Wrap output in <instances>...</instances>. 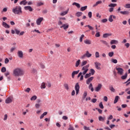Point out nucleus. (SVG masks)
Returning <instances> with one entry per match:
<instances>
[{
	"label": "nucleus",
	"mask_w": 130,
	"mask_h": 130,
	"mask_svg": "<svg viewBox=\"0 0 130 130\" xmlns=\"http://www.w3.org/2000/svg\"><path fill=\"white\" fill-rule=\"evenodd\" d=\"M13 75L15 77H22L24 75V71L20 68H15L13 70Z\"/></svg>",
	"instance_id": "nucleus-1"
},
{
	"label": "nucleus",
	"mask_w": 130,
	"mask_h": 130,
	"mask_svg": "<svg viewBox=\"0 0 130 130\" xmlns=\"http://www.w3.org/2000/svg\"><path fill=\"white\" fill-rule=\"evenodd\" d=\"M12 12L15 15H21L22 13V7L20 6H15L13 8Z\"/></svg>",
	"instance_id": "nucleus-2"
},
{
	"label": "nucleus",
	"mask_w": 130,
	"mask_h": 130,
	"mask_svg": "<svg viewBox=\"0 0 130 130\" xmlns=\"http://www.w3.org/2000/svg\"><path fill=\"white\" fill-rule=\"evenodd\" d=\"M89 67H90V66L89 64H87L82 68L81 71H82V75H84L87 74L88 71H89Z\"/></svg>",
	"instance_id": "nucleus-3"
},
{
	"label": "nucleus",
	"mask_w": 130,
	"mask_h": 130,
	"mask_svg": "<svg viewBox=\"0 0 130 130\" xmlns=\"http://www.w3.org/2000/svg\"><path fill=\"white\" fill-rule=\"evenodd\" d=\"M92 56V54L90 53L88 51H86V53L82 56H81L80 58L81 59H84L85 57H91Z\"/></svg>",
	"instance_id": "nucleus-4"
},
{
	"label": "nucleus",
	"mask_w": 130,
	"mask_h": 130,
	"mask_svg": "<svg viewBox=\"0 0 130 130\" xmlns=\"http://www.w3.org/2000/svg\"><path fill=\"white\" fill-rule=\"evenodd\" d=\"M116 71H117V74L120 76L123 75V69L120 67L116 68Z\"/></svg>",
	"instance_id": "nucleus-5"
},
{
	"label": "nucleus",
	"mask_w": 130,
	"mask_h": 130,
	"mask_svg": "<svg viewBox=\"0 0 130 130\" xmlns=\"http://www.w3.org/2000/svg\"><path fill=\"white\" fill-rule=\"evenodd\" d=\"M75 89L76 91V95L79 94V92H80V85H79V83H77L75 86Z\"/></svg>",
	"instance_id": "nucleus-6"
},
{
	"label": "nucleus",
	"mask_w": 130,
	"mask_h": 130,
	"mask_svg": "<svg viewBox=\"0 0 130 130\" xmlns=\"http://www.w3.org/2000/svg\"><path fill=\"white\" fill-rule=\"evenodd\" d=\"M13 102V97L10 96L8 97L5 101V103L6 104H9L10 103H12Z\"/></svg>",
	"instance_id": "nucleus-7"
},
{
	"label": "nucleus",
	"mask_w": 130,
	"mask_h": 130,
	"mask_svg": "<svg viewBox=\"0 0 130 130\" xmlns=\"http://www.w3.org/2000/svg\"><path fill=\"white\" fill-rule=\"evenodd\" d=\"M101 88H102V84H99L96 87L94 88V91L95 92H99L101 90Z\"/></svg>",
	"instance_id": "nucleus-8"
},
{
	"label": "nucleus",
	"mask_w": 130,
	"mask_h": 130,
	"mask_svg": "<svg viewBox=\"0 0 130 130\" xmlns=\"http://www.w3.org/2000/svg\"><path fill=\"white\" fill-rule=\"evenodd\" d=\"M43 21V17H40L37 19V25H41V22Z\"/></svg>",
	"instance_id": "nucleus-9"
},
{
	"label": "nucleus",
	"mask_w": 130,
	"mask_h": 130,
	"mask_svg": "<svg viewBox=\"0 0 130 130\" xmlns=\"http://www.w3.org/2000/svg\"><path fill=\"white\" fill-rule=\"evenodd\" d=\"M62 20H66V17H59V21H58V25L60 26V25H62Z\"/></svg>",
	"instance_id": "nucleus-10"
},
{
	"label": "nucleus",
	"mask_w": 130,
	"mask_h": 130,
	"mask_svg": "<svg viewBox=\"0 0 130 130\" xmlns=\"http://www.w3.org/2000/svg\"><path fill=\"white\" fill-rule=\"evenodd\" d=\"M95 64V67L96 70H101V68L100 67L101 66V63L98 62H95L94 63Z\"/></svg>",
	"instance_id": "nucleus-11"
},
{
	"label": "nucleus",
	"mask_w": 130,
	"mask_h": 130,
	"mask_svg": "<svg viewBox=\"0 0 130 130\" xmlns=\"http://www.w3.org/2000/svg\"><path fill=\"white\" fill-rule=\"evenodd\" d=\"M93 79H94V77H90L88 78L86 81L87 85H90V83L93 81Z\"/></svg>",
	"instance_id": "nucleus-12"
},
{
	"label": "nucleus",
	"mask_w": 130,
	"mask_h": 130,
	"mask_svg": "<svg viewBox=\"0 0 130 130\" xmlns=\"http://www.w3.org/2000/svg\"><path fill=\"white\" fill-rule=\"evenodd\" d=\"M17 55L18 56V57H19L20 58H23V51H21V50H18L17 52Z\"/></svg>",
	"instance_id": "nucleus-13"
},
{
	"label": "nucleus",
	"mask_w": 130,
	"mask_h": 130,
	"mask_svg": "<svg viewBox=\"0 0 130 130\" xmlns=\"http://www.w3.org/2000/svg\"><path fill=\"white\" fill-rule=\"evenodd\" d=\"M113 19H116V16L114 15H110L108 19L109 21L111 22H113Z\"/></svg>",
	"instance_id": "nucleus-14"
},
{
	"label": "nucleus",
	"mask_w": 130,
	"mask_h": 130,
	"mask_svg": "<svg viewBox=\"0 0 130 130\" xmlns=\"http://www.w3.org/2000/svg\"><path fill=\"white\" fill-rule=\"evenodd\" d=\"M2 25L3 27H4V28H6V29H9V28H10L9 24H8V23L5 21L2 22Z\"/></svg>",
	"instance_id": "nucleus-15"
},
{
	"label": "nucleus",
	"mask_w": 130,
	"mask_h": 130,
	"mask_svg": "<svg viewBox=\"0 0 130 130\" xmlns=\"http://www.w3.org/2000/svg\"><path fill=\"white\" fill-rule=\"evenodd\" d=\"M60 28H63L64 30H67L69 28V24L68 23L67 24H63Z\"/></svg>",
	"instance_id": "nucleus-16"
},
{
	"label": "nucleus",
	"mask_w": 130,
	"mask_h": 130,
	"mask_svg": "<svg viewBox=\"0 0 130 130\" xmlns=\"http://www.w3.org/2000/svg\"><path fill=\"white\" fill-rule=\"evenodd\" d=\"M70 11V9H68L67 11L62 12L60 13V16H66L69 13V11Z\"/></svg>",
	"instance_id": "nucleus-17"
},
{
	"label": "nucleus",
	"mask_w": 130,
	"mask_h": 130,
	"mask_svg": "<svg viewBox=\"0 0 130 130\" xmlns=\"http://www.w3.org/2000/svg\"><path fill=\"white\" fill-rule=\"evenodd\" d=\"M24 10H25V11H29V12H32V11H33V9H32L31 6H25Z\"/></svg>",
	"instance_id": "nucleus-18"
},
{
	"label": "nucleus",
	"mask_w": 130,
	"mask_h": 130,
	"mask_svg": "<svg viewBox=\"0 0 130 130\" xmlns=\"http://www.w3.org/2000/svg\"><path fill=\"white\" fill-rule=\"evenodd\" d=\"M79 72H80V70L73 71L72 73V78L74 79V78H75V75H78L79 74Z\"/></svg>",
	"instance_id": "nucleus-19"
},
{
	"label": "nucleus",
	"mask_w": 130,
	"mask_h": 130,
	"mask_svg": "<svg viewBox=\"0 0 130 130\" xmlns=\"http://www.w3.org/2000/svg\"><path fill=\"white\" fill-rule=\"evenodd\" d=\"M27 4H28V2H27L26 0H23L19 3V5H20V6H26Z\"/></svg>",
	"instance_id": "nucleus-20"
},
{
	"label": "nucleus",
	"mask_w": 130,
	"mask_h": 130,
	"mask_svg": "<svg viewBox=\"0 0 130 130\" xmlns=\"http://www.w3.org/2000/svg\"><path fill=\"white\" fill-rule=\"evenodd\" d=\"M118 43V41L116 40H112L110 42V45H112V44H117Z\"/></svg>",
	"instance_id": "nucleus-21"
},
{
	"label": "nucleus",
	"mask_w": 130,
	"mask_h": 130,
	"mask_svg": "<svg viewBox=\"0 0 130 130\" xmlns=\"http://www.w3.org/2000/svg\"><path fill=\"white\" fill-rule=\"evenodd\" d=\"M72 6H76L78 9H80L81 8V5L80 4L74 2L72 4Z\"/></svg>",
	"instance_id": "nucleus-22"
},
{
	"label": "nucleus",
	"mask_w": 130,
	"mask_h": 130,
	"mask_svg": "<svg viewBox=\"0 0 130 130\" xmlns=\"http://www.w3.org/2000/svg\"><path fill=\"white\" fill-rule=\"evenodd\" d=\"M88 89L91 90V92H94V88L93 87V84L92 83H90L88 86Z\"/></svg>",
	"instance_id": "nucleus-23"
},
{
	"label": "nucleus",
	"mask_w": 130,
	"mask_h": 130,
	"mask_svg": "<svg viewBox=\"0 0 130 130\" xmlns=\"http://www.w3.org/2000/svg\"><path fill=\"white\" fill-rule=\"evenodd\" d=\"M63 86L66 90H67V91H69V90H70V87L69 86V84L64 83Z\"/></svg>",
	"instance_id": "nucleus-24"
},
{
	"label": "nucleus",
	"mask_w": 130,
	"mask_h": 130,
	"mask_svg": "<svg viewBox=\"0 0 130 130\" xmlns=\"http://www.w3.org/2000/svg\"><path fill=\"white\" fill-rule=\"evenodd\" d=\"M100 42L104 44V45H106V46H108V43L106 41H104L103 40H101Z\"/></svg>",
	"instance_id": "nucleus-25"
},
{
	"label": "nucleus",
	"mask_w": 130,
	"mask_h": 130,
	"mask_svg": "<svg viewBox=\"0 0 130 130\" xmlns=\"http://www.w3.org/2000/svg\"><path fill=\"white\" fill-rule=\"evenodd\" d=\"M101 4H102V1H99L96 2L95 4H94L93 5V7L95 8V7H97V6L98 5H100Z\"/></svg>",
	"instance_id": "nucleus-26"
},
{
	"label": "nucleus",
	"mask_w": 130,
	"mask_h": 130,
	"mask_svg": "<svg viewBox=\"0 0 130 130\" xmlns=\"http://www.w3.org/2000/svg\"><path fill=\"white\" fill-rule=\"evenodd\" d=\"M120 14H121V15H129V12H128L127 11H121V12H120Z\"/></svg>",
	"instance_id": "nucleus-27"
},
{
	"label": "nucleus",
	"mask_w": 130,
	"mask_h": 130,
	"mask_svg": "<svg viewBox=\"0 0 130 130\" xmlns=\"http://www.w3.org/2000/svg\"><path fill=\"white\" fill-rule=\"evenodd\" d=\"M118 99H119V96L118 95L116 96L114 101V104H116V103L118 102Z\"/></svg>",
	"instance_id": "nucleus-28"
},
{
	"label": "nucleus",
	"mask_w": 130,
	"mask_h": 130,
	"mask_svg": "<svg viewBox=\"0 0 130 130\" xmlns=\"http://www.w3.org/2000/svg\"><path fill=\"white\" fill-rule=\"evenodd\" d=\"M84 43L85 44H87L88 45H90V44H91V40H84Z\"/></svg>",
	"instance_id": "nucleus-29"
},
{
	"label": "nucleus",
	"mask_w": 130,
	"mask_h": 130,
	"mask_svg": "<svg viewBox=\"0 0 130 130\" xmlns=\"http://www.w3.org/2000/svg\"><path fill=\"white\" fill-rule=\"evenodd\" d=\"M45 115H47V112H44L40 117V119H42L45 116Z\"/></svg>",
	"instance_id": "nucleus-30"
},
{
	"label": "nucleus",
	"mask_w": 130,
	"mask_h": 130,
	"mask_svg": "<svg viewBox=\"0 0 130 130\" xmlns=\"http://www.w3.org/2000/svg\"><path fill=\"white\" fill-rule=\"evenodd\" d=\"M105 117H102V116H100L99 117V120L100 121H104V120H105Z\"/></svg>",
	"instance_id": "nucleus-31"
},
{
	"label": "nucleus",
	"mask_w": 130,
	"mask_h": 130,
	"mask_svg": "<svg viewBox=\"0 0 130 130\" xmlns=\"http://www.w3.org/2000/svg\"><path fill=\"white\" fill-rule=\"evenodd\" d=\"M76 17H81V16H83V13L81 12H77L76 13Z\"/></svg>",
	"instance_id": "nucleus-32"
},
{
	"label": "nucleus",
	"mask_w": 130,
	"mask_h": 130,
	"mask_svg": "<svg viewBox=\"0 0 130 130\" xmlns=\"http://www.w3.org/2000/svg\"><path fill=\"white\" fill-rule=\"evenodd\" d=\"M87 94H88V93L87 92V91H84L82 96V99L83 100L86 99V97H87Z\"/></svg>",
	"instance_id": "nucleus-33"
},
{
	"label": "nucleus",
	"mask_w": 130,
	"mask_h": 130,
	"mask_svg": "<svg viewBox=\"0 0 130 130\" xmlns=\"http://www.w3.org/2000/svg\"><path fill=\"white\" fill-rule=\"evenodd\" d=\"M126 78H127V73H126L124 76H122L121 77V79L122 80H125L126 79Z\"/></svg>",
	"instance_id": "nucleus-34"
},
{
	"label": "nucleus",
	"mask_w": 130,
	"mask_h": 130,
	"mask_svg": "<svg viewBox=\"0 0 130 130\" xmlns=\"http://www.w3.org/2000/svg\"><path fill=\"white\" fill-rule=\"evenodd\" d=\"M80 62H81V60L80 59H78L76 63H75V67L76 68H78V67H79V66H80Z\"/></svg>",
	"instance_id": "nucleus-35"
},
{
	"label": "nucleus",
	"mask_w": 130,
	"mask_h": 130,
	"mask_svg": "<svg viewBox=\"0 0 130 130\" xmlns=\"http://www.w3.org/2000/svg\"><path fill=\"white\" fill-rule=\"evenodd\" d=\"M116 6H117L116 4L111 3V4L108 5V7H109L110 8H115V7H116Z\"/></svg>",
	"instance_id": "nucleus-36"
},
{
	"label": "nucleus",
	"mask_w": 130,
	"mask_h": 130,
	"mask_svg": "<svg viewBox=\"0 0 130 130\" xmlns=\"http://www.w3.org/2000/svg\"><path fill=\"white\" fill-rule=\"evenodd\" d=\"M108 36H111V34H105L103 35V37L104 38H107V37H108Z\"/></svg>",
	"instance_id": "nucleus-37"
},
{
	"label": "nucleus",
	"mask_w": 130,
	"mask_h": 130,
	"mask_svg": "<svg viewBox=\"0 0 130 130\" xmlns=\"http://www.w3.org/2000/svg\"><path fill=\"white\" fill-rule=\"evenodd\" d=\"M87 6H84V7H82L81 8H80V11L81 12H84V11H85V10H87Z\"/></svg>",
	"instance_id": "nucleus-38"
},
{
	"label": "nucleus",
	"mask_w": 130,
	"mask_h": 130,
	"mask_svg": "<svg viewBox=\"0 0 130 130\" xmlns=\"http://www.w3.org/2000/svg\"><path fill=\"white\" fill-rule=\"evenodd\" d=\"M37 99V96L36 95H34L30 98L31 101H35Z\"/></svg>",
	"instance_id": "nucleus-39"
},
{
	"label": "nucleus",
	"mask_w": 130,
	"mask_h": 130,
	"mask_svg": "<svg viewBox=\"0 0 130 130\" xmlns=\"http://www.w3.org/2000/svg\"><path fill=\"white\" fill-rule=\"evenodd\" d=\"M90 73H89V74H91V75L93 76V75H94V74H95V70H94V69H91L90 70Z\"/></svg>",
	"instance_id": "nucleus-40"
},
{
	"label": "nucleus",
	"mask_w": 130,
	"mask_h": 130,
	"mask_svg": "<svg viewBox=\"0 0 130 130\" xmlns=\"http://www.w3.org/2000/svg\"><path fill=\"white\" fill-rule=\"evenodd\" d=\"M44 5V3L43 2H38L37 3V7H41V6H43Z\"/></svg>",
	"instance_id": "nucleus-41"
},
{
	"label": "nucleus",
	"mask_w": 130,
	"mask_h": 130,
	"mask_svg": "<svg viewBox=\"0 0 130 130\" xmlns=\"http://www.w3.org/2000/svg\"><path fill=\"white\" fill-rule=\"evenodd\" d=\"M45 88H46V86H45V83L43 82L41 86V89H45Z\"/></svg>",
	"instance_id": "nucleus-42"
},
{
	"label": "nucleus",
	"mask_w": 130,
	"mask_h": 130,
	"mask_svg": "<svg viewBox=\"0 0 130 130\" xmlns=\"http://www.w3.org/2000/svg\"><path fill=\"white\" fill-rule=\"evenodd\" d=\"M109 89L110 90V91H111V92H115V89H114V88H113V86H112L109 87Z\"/></svg>",
	"instance_id": "nucleus-43"
},
{
	"label": "nucleus",
	"mask_w": 130,
	"mask_h": 130,
	"mask_svg": "<svg viewBox=\"0 0 130 130\" xmlns=\"http://www.w3.org/2000/svg\"><path fill=\"white\" fill-rule=\"evenodd\" d=\"M90 76H91V73L86 74L84 76V78L85 79H88V78H90Z\"/></svg>",
	"instance_id": "nucleus-44"
},
{
	"label": "nucleus",
	"mask_w": 130,
	"mask_h": 130,
	"mask_svg": "<svg viewBox=\"0 0 130 130\" xmlns=\"http://www.w3.org/2000/svg\"><path fill=\"white\" fill-rule=\"evenodd\" d=\"M95 56L96 58H98L99 57H100V55L99 54V52H95Z\"/></svg>",
	"instance_id": "nucleus-45"
},
{
	"label": "nucleus",
	"mask_w": 130,
	"mask_h": 130,
	"mask_svg": "<svg viewBox=\"0 0 130 130\" xmlns=\"http://www.w3.org/2000/svg\"><path fill=\"white\" fill-rule=\"evenodd\" d=\"M99 107L100 108H101V109H103V108H104V106H103V103L102 102H101L99 104Z\"/></svg>",
	"instance_id": "nucleus-46"
},
{
	"label": "nucleus",
	"mask_w": 130,
	"mask_h": 130,
	"mask_svg": "<svg viewBox=\"0 0 130 130\" xmlns=\"http://www.w3.org/2000/svg\"><path fill=\"white\" fill-rule=\"evenodd\" d=\"M84 37H85V35H82L79 39V41L80 42H82L83 41V38H84Z\"/></svg>",
	"instance_id": "nucleus-47"
},
{
	"label": "nucleus",
	"mask_w": 130,
	"mask_h": 130,
	"mask_svg": "<svg viewBox=\"0 0 130 130\" xmlns=\"http://www.w3.org/2000/svg\"><path fill=\"white\" fill-rule=\"evenodd\" d=\"M1 72L2 73H6V72H7V69L6 67H3L1 69Z\"/></svg>",
	"instance_id": "nucleus-48"
},
{
	"label": "nucleus",
	"mask_w": 130,
	"mask_h": 130,
	"mask_svg": "<svg viewBox=\"0 0 130 130\" xmlns=\"http://www.w3.org/2000/svg\"><path fill=\"white\" fill-rule=\"evenodd\" d=\"M114 54V52H111L108 53V55L109 56H110V57H112Z\"/></svg>",
	"instance_id": "nucleus-49"
},
{
	"label": "nucleus",
	"mask_w": 130,
	"mask_h": 130,
	"mask_svg": "<svg viewBox=\"0 0 130 130\" xmlns=\"http://www.w3.org/2000/svg\"><path fill=\"white\" fill-rule=\"evenodd\" d=\"M87 64V61H83L81 64V67H84V66H86Z\"/></svg>",
	"instance_id": "nucleus-50"
},
{
	"label": "nucleus",
	"mask_w": 130,
	"mask_h": 130,
	"mask_svg": "<svg viewBox=\"0 0 130 130\" xmlns=\"http://www.w3.org/2000/svg\"><path fill=\"white\" fill-rule=\"evenodd\" d=\"M15 33L17 35H19L20 34V30L17 28L15 29Z\"/></svg>",
	"instance_id": "nucleus-51"
},
{
	"label": "nucleus",
	"mask_w": 130,
	"mask_h": 130,
	"mask_svg": "<svg viewBox=\"0 0 130 130\" xmlns=\"http://www.w3.org/2000/svg\"><path fill=\"white\" fill-rule=\"evenodd\" d=\"M40 106H41V104H36V105H35V107L37 109L39 108V107H40Z\"/></svg>",
	"instance_id": "nucleus-52"
},
{
	"label": "nucleus",
	"mask_w": 130,
	"mask_h": 130,
	"mask_svg": "<svg viewBox=\"0 0 130 130\" xmlns=\"http://www.w3.org/2000/svg\"><path fill=\"white\" fill-rule=\"evenodd\" d=\"M31 91V89L29 87L27 88L26 89L24 90L25 92H27V93H29Z\"/></svg>",
	"instance_id": "nucleus-53"
},
{
	"label": "nucleus",
	"mask_w": 130,
	"mask_h": 130,
	"mask_svg": "<svg viewBox=\"0 0 130 130\" xmlns=\"http://www.w3.org/2000/svg\"><path fill=\"white\" fill-rule=\"evenodd\" d=\"M85 27H88L89 30H93V27L91 26L90 25H86Z\"/></svg>",
	"instance_id": "nucleus-54"
},
{
	"label": "nucleus",
	"mask_w": 130,
	"mask_h": 130,
	"mask_svg": "<svg viewBox=\"0 0 130 130\" xmlns=\"http://www.w3.org/2000/svg\"><path fill=\"white\" fill-rule=\"evenodd\" d=\"M68 130H75V128H74V127L72 125H70Z\"/></svg>",
	"instance_id": "nucleus-55"
},
{
	"label": "nucleus",
	"mask_w": 130,
	"mask_h": 130,
	"mask_svg": "<svg viewBox=\"0 0 130 130\" xmlns=\"http://www.w3.org/2000/svg\"><path fill=\"white\" fill-rule=\"evenodd\" d=\"M96 110H98V111H99V113H100V114H101L102 113V110L98 108H95Z\"/></svg>",
	"instance_id": "nucleus-56"
},
{
	"label": "nucleus",
	"mask_w": 130,
	"mask_h": 130,
	"mask_svg": "<svg viewBox=\"0 0 130 130\" xmlns=\"http://www.w3.org/2000/svg\"><path fill=\"white\" fill-rule=\"evenodd\" d=\"M95 36V37H100V32H99V31L96 32Z\"/></svg>",
	"instance_id": "nucleus-57"
},
{
	"label": "nucleus",
	"mask_w": 130,
	"mask_h": 130,
	"mask_svg": "<svg viewBox=\"0 0 130 130\" xmlns=\"http://www.w3.org/2000/svg\"><path fill=\"white\" fill-rule=\"evenodd\" d=\"M96 102H97V99H93L91 101V102H92V103H96Z\"/></svg>",
	"instance_id": "nucleus-58"
},
{
	"label": "nucleus",
	"mask_w": 130,
	"mask_h": 130,
	"mask_svg": "<svg viewBox=\"0 0 130 130\" xmlns=\"http://www.w3.org/2000/svg\"><path fill=\"white\" fill-rule=\"evenodd\" d=\"M14 50H16V47H13L10 49V52H13Z\"/></svg>",
	"instance_id": "nucleus-59"
},
{
	"label": "nucleus",
	"mask_w": 130,
	"mask_h": 130,
	"mask_svg": "<svg viewBox=\"0 0 130 130\" xmlns=\"http://www.w3.org/2000/svg\"><path fill=\"white\" fill-rule=\"evenodd\" d=\"M104 101H105V102H107V101H108V98H107V96H104Z\"/></svg>",
	"instance_id": "nucleus-60"
},
{
	"label": "nucleus",
	"mask_w": 130,
	"mask_h": 130,
	"mask_svg": "<svg viewBox=\"0 0 130 130\" xmlns=\"http://www.w3.org/2000/svg\"><path fill=\"white\" fill-rule=\"evenodd\" d=\"M125 8H126V9H130V4H126Z\"/></svg>",
	"instance_id": "nucleus-61"
},
{
	"label": "nucleus",
	"mask_w": 130,
	"mask_h": 130,
	"mask_svg": "<svg viewBox=\"0 0 130 130\" xmlns=\"http://www.w3.org/2000/svg\"><path fill=\"white\" fill-rule=\"evenodd\" d=\"M40 67L42 69H45V66L44 64H42V63L40 64Z\"/></svg>",
	"instance_id": "nucleus-62"
},
{
	"label": "nucleus",
	"mask_w": 130,
	"mask_h": 130,
	"mask_svg": "<svg viewBox=\"0 0 130 130\" xmlns=\"http://www.w3.org/2000/svg\"><path fill=\"white\" fill-rule=\"evenodd\" d=\"M112 62L113 63H116L117 62V60L116 59H112Z\"/></svg>",
	"instance_id": "nucleus-63"
},
{
	"label": "nucleus",
	"mask_w": 130,
	"mask_h": 130,
	"mask_svg": "<svg viewBox=\"0 0 130 130\" xmlns=\"http://www.w3.org/2000/svg\"><path fill=\"white\" fill-rule=\"evenodd\" d=\"M84 130H90V127L84 126Z\"/></svg>",
	"instance_id": "nucleus-64"
}]
</instances>
